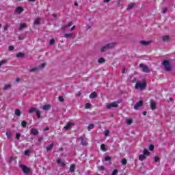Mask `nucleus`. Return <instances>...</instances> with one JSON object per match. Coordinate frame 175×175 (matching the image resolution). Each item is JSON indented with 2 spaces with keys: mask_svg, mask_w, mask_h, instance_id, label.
I'll use <instances>...</instances> for the list:
<instances>
[{
  "mask_svg": "<svg viewBox=\"0 0 175 175\" xmlns=\"http://www.w3.org/2000/svg\"><path fill=\"white\" fill-rule=\"evenodd\" d=\"M23 12H24V8L22 7H18L15 10L16 14H20L21 13H23Z\"/></svg>",
  "mask_w": 175,
  "mask_h": 175,
  "instance_id": "12",
  "label": "nucleus"
},
{
  "mask_svg": "<svg viewBox=\"0 0 175 175\" xmlns=\"http://www.w3.org/2000/svg\"><path fill=\"white\" fill-rule=\"evenodd\" d=\"M75 29H76V26H72L70 29V31H75Z\"/></svg>",
  "mask_w": 175,
  "mask_h": 175,
  "instance_id": "58",
  "label": "nucleus"
},
{
  "mask_svg": "<svg viewBox=\"0 0 175 175\" xmlns=\"http://www.w3.org/2000/svg\"><path fill=\"white\" fill-rule=\"evenodd\" d=\"M52 16L54 17V18H57V14H52Z\"/></svg>",
  "mask_w": 175,
  "mask_h": 175,
  "instance_id": "62",
  "label": "nucleus"
},
{
  "mask_svg": "<svg viewBox=\"0 0 175 175\" xmlns=\"http://www.w3.org/2000/svg\"><path fill=\"white\" fill-rule=\"evenodd\" d=\"M16 58H24L25 57V53L23 52H19L16 55Z\"/></svg>",
  "mask_w": 175,
  "mask_h": 175,
  "instance_id": "17",
  "label": "nucleus"
},
{
  "mask_svg": "<svg viewBox=\"0 0 175 175\" xmlns=\"http://www.w3.org/2000/svg\"><path fill=\"white\" fill-rule=\"evenodd\" d=\"M146 157L144 154H141L139 157V161H144V159H146Z\"/></svg>",
  "mask_w": 175,
  "mask_h": 175,
  "instance_id": "31",
  "label": "nucleus"
},
{
  "mask_svg": "<svg viewBox=\"0 0 175 175\" xmlns=\"http://www.w3.org/2000/svg\"><path fill=\"white\" fill-rule=\"evenodd\" d=\"M72 125H75V123L68 122L67 124L64 126V129L66 131H69V129L72 128Z\"/></svg>",
  "mask_w": 175,
  "mask_h": 175,
  "instance_id": "14",
  "label": "nucleus"
},
{
  "mask_svg": "<svg viewBox=\"0 0 175 175\" xmlns=\"http://www.w3.org/2000/svg\"><path fill=\"white\" fill-rule=\"evenodd\" d=\"M100 150H101L102 151H104V152L107 151V150H106V145L104 144H101V146H100Z\"/></svg>",
  "mask_w": 175,
  "mask_h": 175,
  "instance_id": "28",
  "label": "nucleus"
},
{
  "mask_svg": "<svg viewBox=\"0 0 175 175\" xmlns=\"http://www.w3.org/2000/svg\"><path fill=\"white\" fill-rule=\"evenodd\" d=\"M89 97L90 98V99H94L95 98H98V93H96V92H94L90 94Z\"/></svg>",
  "mask_w": 175,
  "mask_h": 175,
  "instance_id": "16",
  "label": "nucleus"
},
{
  "mask_svg": "<svg viewBox=\"0 0 175 175\" xmlns=\"http://www.w3.org/2000/svg\"><path fill=\"white\" fill-rule=\"evenodd\" d=\"M144 105V102L143 100H139L134 105L135 110H139L140 107H142V106Z\"/></svg>",
  "mask_w": 175,
  "mask_h": 175,
  "instance_id": "7",
  "label": "nucleus"
},
{
  "mask_svg": "<svg viewBox=\"0 0 175 175\" xmlns=\"http://www.w3.org/2000/svg\"><path fill=\"white\" fill-rule=\"evenodd\" d=\"M146 87H147V82L146 81V79H143L142 83H140L137 82L135 85V90H140L141 91H143V90H146Z\"/></svg>",
  "mask_w": 175,
  "mask_h": 175,
  "instance_id": "2",
  "label": "nucleus"
},
{
  "mask_svg": "<svg viewBox=\"0 0 175 175\" xmlns=\"http://www.w3.org/2000/svg\"><path fill=\"white\" fill-rule=\"evenodd\" d=\"M150 151H154V145L153 144H150L148 147Z\"/></svg>",
  "mask_w": 175,
  "mask_h": 175,
  "instance_id": "40",
  "label": "nucleus"
},
{
  "mask_svg": "<svg viewBox=\"0 0 175 175\" xmlns=\"http://www.w3.org/2000/svg\"><path fill=\"white\" fill-rule=\"evenodd\" d=\"M161 39H162L163 42H167L169 40V39H170V37L169 36H163L161 37Z\"/></svg>",
  "mask_w": 175,
  "mask_h": 175,
  "instance_id": "20",
  "label": "nucleus"
},
{
  "mask_svg": "<svg viewBox=\"0 0 175 175\" xmlns=\"http://www.w3.org/2000/svg\"><path fill=\"white\" fill-rule=\"evenodd\" d=\"M120 162L123 166H125V165L128 163V160H126V159H122Z\"/></svg>",
  "mask_w": 175,
  "mask_h": 175,
  "instance_id": "27",
  "label": "nucleus"
},
{
  "mask_svg": "<svg viewBox=\"0 0 175 175\" xmlns=\"http://www.w3.org/2000/svg\"><path fill=\"white\" fill-rule=\"evenodd\" d=\"M117 174H118V170H114L111 175H117Z\"/></svg>",
  "mask_w": 175,
  "mask_h": 175,
  "instance_id": "41",
  "label": "nucleus"
},
{
  "mask_svg": "<svg viewBox=\"0 0 175 175\" xmlns=\"http://www.w3.org/2000/svg\"><path fill=\"white\" fill-rule=\"evenodd\" d=\"M12 161H13V157H11L10 159V163H12Z\"/></svg>",
  "mask_w": 175,
  "mask_h": 175,
  "instance_id": "61",
  "label": "nucleus"
},
{
  "mask_svg": "<svg viewBox=\"0 0 175 175\" xmlns=\"http://www.w3.org/2000/svg\"><path fill=\"white\" fill-rule=\"evenodd\" d=\"M104 169H105V166L101 165V166L99 167L98 170L102 171V170H103Z\"/></svg>",
  "mask_w": 175,
  "mask_h": 175,
  "instance_id": "53",
  "label": "nucleus"
},
{
  "mask_svg": "<svg viewBox=\"0 0 175 175\" xmlns=\"http://www.w3.org/2000/svg\"><path fill=\"white\" fill-rule=\"evenodd\" d=\"M29 114H32L33 113H36V114L37 116V118L38 119L40 118V111L36 107L30 108V109L29 110Z\"/></svg>",
  "mask_w": 175,
  "mask_h": 175,
  "instance_id": "5",
  "label": "nucleus"
},
{
  "mask_svg": "<svg viewBox=\"0 0 175 175\" xmlns=\"http://www.w3.org/2000/svg\"><path fill=\"white\" fill-rule=\"evenodd\" d=\"M7 63H8V60H6V59L1 60V61L0 62V66H1V65H5V64H7Z\"/></svg>",
  "mask_w": 175,
  "mask_h": 175,
  "instance_id": "36",
  "label": "nucleus"
},
{
  "mask_svg": "<svg viewBox=\"0 0 175 175\" xmlns=\"http://www.w3.org/2000/svg\"><path fill=\"white\" fill-rule=\"evenodd\" d=\"M139 68H141V69H142V72H144L145 73H150V68L147 66V65L141 64H139Z\"/></svg>",
  "mask_w": 175,
  "mask_h": 175,
  "instance_id": "6",
  "label": "nucleus"
},
{
  "mask_svg": "<svg viewBox=\"0 0 175 175\" xmlns=\"http://www.w3.org/2000/svg\"><path fill=\"white\" fill-rule=\"evenodd\" d=\"M15 114L17 116V117H20L21 116V111H20L18 109H16Z\"/></svg>",
  "mask_w": 175,
  "mask_h": 175,
  "instance_id": "25",
  "label": "nucleus"
},
{
  "mask_svg": "<svg viewBox=\"0 0 175 175\" xmlns=\"http://www.w3.org/2000/svg\"><path fill=\"white\" fill-rule=\"evenodd\" d=\"M135 6H136V3H130L127 7V10H131V9H133Z\"/></svg>",
  "mask_w": 175,
  "mask_h": 175,
  "instance_id": "18",
  "label": "nucleus"
},
{
  "mask_svg": "<svg viewBox=\"0 0 175 175\" xmlns=\"http://www.w3.org/2000/svg\"><path fill=\"white\" fill-rule=\"evenodd\" d=\"M98 64H105V62H106V59H105V58H103V57H100L98 59Z\"/></svg>",
  "mask_w": 175,
  "mask_h": 175,
  "instance_id": "22",
  "label": "nucleus"
},
{
  "mask_svg": "<svg viewBox=\"0 0 175 175\" xmlns=\"http://www.w3.org/2000/svg\"><path fill=\"white\" fill-rule=\"evenodd\" d=\"M36 70H38V68H34L30 69L29 72H36Z\"/></svg>",
  "mask_w": 175,
  "mask_h": 175,
  "instance_id": "51",
  "label": "nucleus"
},
{
  "mask_svg": "<svg viewBox=\"0 0 175 175\" xmlns=\"http://www.w3.org/2000/svg\"><path fill=\"white\" fill-rule=\"evenodd\" d=\"M16 81L17 83H18V82L20 81V78H16Z\"/></svg>",
  "mask_w": 175,
  "mask_h": 175,
  "instance_id": "64",
  "label": "nucleus"
},
{
  "mask_svg": "<svg viewBox=\"0 0 175 175\" xmlns=\"http://www.w3.org/2000/svg\"><path fill=\"white\" fill-rule=\"evenodd\" d=\"M143 152H144V154L145 155V157L150 156V152L147 149H144Z\"/></svg>",
  "mask_w": 175,
  "mask_h": 175,
  "instance_id": "26",
  "label": "nucleus"
},
{
  "mask_svg": "<svg viewBox=\"0 0 175 175\" xmlns=\"http://www.w3.org/2000/svg\"><path fill=\"white\" fill-rule=\"evenodd\" d=\"M6 136H7L8 139H10V137H12V133L10 131L7 132Z\"/></svg>",
  "mask_w": 175,
  "mask_h": 175,
  "instance_id": "38",
  "label": "nucleus"
},
{
  "mask_svg": "<svg viewBox=\"0 0 175 175\" xmlns=\"http://www.w3.org/2000/svg\"><path fill=\"white\" fill-rule=\"evenodd\" d=\"M44 66H46V64L43 63V64H40V68H44Z\"/></svg>",
  "mask_w": 175,
  "mask_h": 175,
  "instance_id": "54",
  "label": "nucleus"
},
{
  "mask_svg": "<svg viewBox=\"0 0 175 175\" xmlns=\"http://www.w3.org/2000/svg\"><path fill=\"white\" fill-rule=\"evenodd\" d=\"M42 140H43V136L38 138L39 143H40V142H42Z\"/></svg>",
  "mask_w": 175,
  "mask_h": 175,
  "instance_id": "57",
  "label": "nucleus"
},
{
  "mask_svg": "<svg viewBox=\"0 0 175 175\" xmlns=\"http://www.w3.org/2000/svg\"><path fill=\"white\" fill-rule=\"evenodd\" d=\"M8 50H9V51H13V50H14V46H10L8 47Z\"/></svg>",
  "mask_w": 175,
  "mask_h": 175,
  "instance_id": "47",
  "label": "nucleus"
},
{
  "mask_svg": "<svg viewBox=\"0 0 175 175\" xmlns=\"http://www.w3.org/2000/svg\"><path fill=\"white\" fill-rule=\"evenodd\" d=\"M66 28H68V27H66V25L64 26V27H62V31H63V32H65V31H66Z\"/></svg>",
  "mask_w": 175,
  "mask_h": 175,
  "instance_id": "52",
  "label": "nucleus"
},
{
  "mask_svg": "<svg viewBox=\"0 0 175 175\" xmlns=\"http://www.w3.org/2000/svg\"><path fill=\"white\" fill-rule=\"evenodd\" d=\"M20 137H21V134L16 133V139H17V140H18L20 139Z\"/></svg>",
  "mask_w": 175,
  "mask_h": 175,
  "instance_id": "43",
  "label": "nucleus"
},
{
  "mask_svg": "<svg viewBox=\"0 0 175 175\" xmlns=\"http://www.w3.org/2000/svg\"><path fill=\"white\" fill-rule=\"evenodd\" d=\"M85 109H91V104L87 103L85 106Z\"/></svg>",
  "mask_w": 175,
  "mask_h": 175,
  "instance_id": "44",
  "label": "nucleus"
},
{
  "mask_svg": "<svg viewBox=\"0 0 175 175\" xmlns=\"http://www.w3.org/2000/svg\"><path fill=\"white\" fill-rule=\"evenodd\" d=\"M154 162H159L161 159H159V157L156 156V157H154Z\"/></svg>",
  "mask_w": 175,
  "mask_h": 175,
  "instance_id": "46",
  "label": "nucleus"
},
{
  "mask_svg": "<svg viewBox=\"0 0 175 175\" xmlns=\"http://www.w3.org/2000/svg\"><path fill=\"white\" fill-rule=\"evenodd\" d=\"M137 81V79L136 78H134L132 81L133 83H136Z\"/></svg>",
  "mask_w": 175,
  "mask_h": 175,
  "instance_id": "60",
  "label": "nucleus"
},
{
  "mask_svg": "<svg viewBox=\"0 0 175 175\" xmlns=\"http://www.w3.org/2000/svg\"><path fill=\"white\" fill-rule=\"evenodd\" d=\"M104 161H105L106 162H107L108 161H111V157L109 156H106L104 159Z\"/></svg>",
  "mask_w": 175,
  "mask_h": 175,
  "instance_id": "37",
  "label": "nucleus"
},
{
  "mask_svg": "<svg viewBox=\"0 0 175 175\" xmlns=\"http://www.w3.org/2000/svg\"><path fill=\"white\" fill-rule=\"evenodd\" d=\"M166 72H170L172 70V66H170V62L168 60H164L162 63Z\"/></svg>",
  "mask_w": 175,
  "mask_h": 175,
  "instance_id": "4",
  "label": "nucleus"
},
{
  "mask_svg": "<svg viewBox=\"0 0 175 175\" xmlns=\"http://www.w3.org/2000/svg\"><path fill=\"white\" fill-rule=\"evenodd\" d=\"M43 110H45L46 111L50 110L51 109V105L48 104V105H44L42 107Z\"/></svg>",
  "mask_w": 175,
  "mask_h": 175,
  "instance_id": "15",
  "label": "nucleus"
},
{
  "mask_svg": "<svg viewBox=\"0 0 175 175\" xmlns=\"http://www.w3.org/2000/svg\"><path fill=\"white\" fill-rule=\"evenodd\" d=\"M150 109L151 110H155L157 109V103H154L152 100H150Z\"/></svg>",
  "mask_w": 175,
  "mask_h": 175,
  "instance_id": "13",
  "label": "nucleus"
},
{
  "mask_svg": "<svg viewBox=\"0 0 175 175\" xmlns=\"http://www.w3.org/2000/svg\"><path fill=\"white\" fill-rule=\"evenodd\" d=\"M11 85H5L3 90H9V88H10Z\"/></svg>",
  "mask_w": 175,
  "mask_h": 175,
  "instance_id": "48",
  "label": "nucleus"
},
{
  "mask_svg": "<svg viewBox=\"0 0 175 175\" xmlns=\"http://www.w3.org/2000/svg\"><path fill=\"white\" fill-rule=\"evenodd\" d=\"M117 46V42H111L105 44L100 49L101 53H105V51H107V50H110L111 49H114Z\"/></svg>",
  "mask_w": 175,
  "mask_h": 175,
  "instance_id": "1",
  "label": "nucleus"
},
{
  "mask_svg": "<svg viewBox=\"0 0 175 175\" xmlns=\"http://www.w3.org/2000/svg\"><path fill=\"white\" fill-rule=\"evenodd\" d=\"M30 135H33V136H36L39 135V131L35 128H32L30 131Z\"/></svg>",
  "mask_w": 175,
  "mask_h": 175,
  "instance_id": "10",
  "label": "nucleus"
},
{
  "mask_svg": "<svg viewBox=\"0 0 175 175\" xmlns=\"http://www.w3.org/2000/svg\"><path fill=\"white\" fill-rule=\"evenodd\" d=\"M95 125L94 124H90L88 126V131H91V129H94Z\"/></svg>",
  "mask_w": 175,
  "mask_h": 175,
  "instance_id": "30",
  "label": "nucleus"
},
{
  "mask_svg": "<svg viewBox=\"0 0 175 175\" xmlns=\"http://www.w3.org/2000/svg\"><path fill=\"white\" fill-rule=\"evenodd\" d=\"M72 25H73V22H70L67 25H66V27L68 28L69 27H72Z\"/></svg>",
  "mask_w": 175,
  "mask_h": 175,
  "instance_id": "50",
  "label": "nucleus"
},
{
  "mask_svg": "<svg viewBox=\"0 0 175 175\" xmlns=\"http://www.w3.org/2000/svg\"><path fill=\"white\" fill-rule=\"evenodd\" d=\"M57 163L59 165H60V166H62V167L66 166V164H65V163H64V162L62 161V159H57Z\"/></svg>",
  "mask_w": 175,
  "mask_h": 175,
  "instance_id": "21",
  "label": "nucleus"
},
{
  "mask_svg": "<svg viewBox=\"0 0 175 175\" xmlns=\"http://www.w3.org/2000/svg\"><path fill=\"white\" fill-rule=\"evenodd\" d=\"M49 129H50L49 127H46L44 129V132H46L47 131H49Z\"/></svg>",
  "mask_w": 175,
  "mask_h": 175,
  "instance_id": "59",
  "label": "nucleus"
},
{
  "mask_svg": "<svg viewBox=\"0 0 175 175\" xmlns=\"http://www.w3.org/2000/svg\"><path fill=\"white\" fill-rule=\"evenodd\" d=\"M72 33L64 34V38H66V39H68V38H72Z\"/></svg>",
  "mask_w": 175,
  "mask_h": 175,
  "instance_id": "32",
  "label": "nucleus"
},
{
  "mask_svg": "<svg viewBox=\"0 0 175 175\" xmlns=\"http://www.w3.org/2000/svg\"><path fill=\"white\" fill-rule=\"evenodd\" d=\"M9 27H10V24H6L5 26H4V31H8V28H9Z\"/></svg>",
  "mask_w": 175,
  "mask_h": 175,
  "instance_id": "42",
  "label": "nucleus"
},
{
  "mask_svg": "<svg viewBox=\"0 0 175 175\" xmlns=\"http://www.w3.org/2000/svg\"><path fill=\"white\" fill-rule=\"evenodd\" d=\"M33 24L34 25H39V24H40V19L38 18L36 21H34Z\"/></svg>",
  "mask_w": 175,
  "mask_h": 175,
  "instance_id": "34",
  "label": "nucleus"
},
{
  "mask_svg": "<svg viewBox=\"0 0 175 175\" xmlns=\"http://www.w3.org/2000/svg\"><path fill=\"white\" fill-rule=\"evenodd\" d=\"M27 124H28V122H27V121H25V120L22 121L21 123L22 128H27Z\"/></svg>",
  "mask_w": 175,
  "mask_h": 175,
  "instance_id": "23",
  "label": "nucleus"
},
{
  "mask_svg": "<svg viewBox=\"0 0 175 175\" xmlns=\"http://www.w3.org/2000/svg\"><path fill=\"white\" fill-rule=\"evenodd\" d=\"M54 43H55V40H54L53 38H52L50 42H49V45L50 46H53V44H54Z\"/></svg>",
  "mask_w": 175,
  "mask_h": 175,
  "instance_id": "39",
  "label": "nucleus"
},
{
  "mask_svg": "<svg viewBox=\"0 0 175 175\" xmlns=\"http://www.w3.org/2000/svg\"><path fill=\"white\" fill-rule=\"evenodd\" d=\"M29 152H31L29 150H26L25 151V155H29Z\"/></svg>",
  "mask_w": 175,
  "mask_h": 175,
  "instance_id": "49",
  "label": "nucleus"
},
{
  "mask_svg": "<svg viewBox=\"0 0 175 175\" xmlns=\"http://www.w3.org/2000/svg\"><path fill=\"white\" fill-rule=\"evenodd\" d=\"M142 114L144 116H147V111H143Z\"/></svg>",
  "mask_w": 175,
  "mask_h": 175,
  "instance_id": "63",
  "label": "nucleus"
},
{
  "mask_svg": "<svg viewBox=\"0 0 175 175\" xmlns=\"http://www.w3.org/2000/svg\"><path fill=\"white\" fill-rule=\"evenodd\" d=\"M117 103H121V100H118L117 103H113L107 105V109H111V107H118V104Z\"/></svg>",
  "mask_w": 175,
  "mask_h": 175,
  "instance_id": "8",
  "label": "nucleus"
},
{
  "mask_svg": "<svg viewBox=\"0 0 175 175\" xmlns=\"http://www.w3.org/2000/svg\"><path fill=\"white\" fill-rule=\"evenodd\" d=\"M109 130H105V136L106 137H107V136H109Z\"/></svg>",
  "mask_w": 175,
  "mask_h": 175,
  "instance_id": "45",
  "label": "nucleus"
},
{
  "mask_svg": "<svg viewBox=\"0 0 175 175\" xmlns=\"http://www.w3.org/2000/svg\"><path fill=\"white\" fill-rule=\"evenodd\" d=\"M166 12H167V8H164V9L163 10V11H162V13H163V14H165V13H166Z\"/></svg>",
  "mask_w": 175,
  "mask_h": 175,
  "instance_id": "56",
  "label": "nucleus"
},
{
  "mask_svg": "<svg viewBox=\"0 0 175 175\" xmlns=\"http://www.w3.org/2000/svg\"><path fill=\"white\" fill-rule=\"evenodd\" d=\"M20 167L25 174H31L32 173V170L25 165H21Z\"/></svg>",
  "mask_w": 175,
  "mask_h": 175,
  "instance_id": "3",
  "label": "nucleus"
},
{
  "mask_svg": "<svg viewBox=\"0 0 175 175\" xmlns=\"http://www.w3.org/2000/svg\"><path fill=\"white\" fill-rule=\"evenodd\" d=\"M81 96V92H79L77 94H75V96Z\"/></svg>",
  "mask_w": 175,
  "mask_h": 175,
  "instance_id": "55",
  "label": "nucleus"
},
{
  "mask_svg": "<svg viewBox=\"0 0 175 175\" xmlns=\"http://www.w3.org/2000/svg\"><path fill=\"white\" fill-rule=\"evenodd\" d=\"M139 43H141V44L142 46H150V43H152V41H144V40H141L139 41Z\"/></svg>",
  "mask_w": 175,
  "mask_h": 175,
  "instance_id": "11",
  "label": "nucleus"
},
{
  "mask_svg": "<svg viewBox=\"0 0 175 175\" xmlns=\"http://www.w3.org/2000/svg\"><path fill=\"white\" fill-rule=\"evenodd\" d=\"M75 169H76V165L72 164L70 166V173H75Z\"/></svg>",
  "mask_w": 175,
  "mask_h": 175,
  "instance_id": "19",
  "label": "nucleus"
},
{
  "mask_svg": "<svg viewBox=\"0 0 175 175\" xmlns=\"http://www.w3.org/2000/svg\"><path fill=\"white\" fill-rule=\"evenodd\" d=\"M85 134H83L82 136L79 137V140H81V144L82 146H87V142L85 140Z\"/></svg>",
  "mask_w": 175,
  "mask_h": 175,
  "instance_id": "9",
  "label": "nucleus"
},
{
  "mask_svg": "<svg viewBox=\"0 0 175 175\" xmlns=\"http://www.w3.org/2000/svg\"><path fill=\"white\" fill-rule=\"evenodd\" d=\"M126 122L127 125H131L132 122H133V120L132 119H127Z\"/></svg>",
  "mask_w": 175,
  "mask_h": 175,
  "instance_id": "33",
  "label": "nucleus"
},
{
  "mask_svg": "<svg viewBox=\"0 0 175 175\" xmlns=\"http://www.w3.org/2000/svg\"><path fill=\"white\" fill-rule=\"evenodd\" d=\"M25 27H27V25H25V23H22L18 28L19 31H22V29H24Z\"/></svg>",
  "mask_w": 175,
  "mask_h": 175,
  "instance_id": "29",
  "label": "nucleus"
},
{
  "mask_svg": "<svg viewBox=\"0 0 175 175\" xmlns=\"http://www.w3.org/2000/svg\"><path fill=\"white\" fill-rule=\"evenodd\" d=\"M58 100H59V102H65V98H64V96H59L58 97Z\"/></svg>",
  "mask_w": 175,
  "mask_h": 175,
  "instance_id": "35",
  "label": "nucleus"
},
{
  "mask_svg": "<svg viewBox=\"0 0 175 175\" xmlns=\"http://www.w3.org/2000/svg\"><path fill=\"white\" fill-rule=\"evenodd\" d=\"M53 147H54V144H51L49 146H46L47 151H51L53 150Z\"/></svg>",
  "mask_w": 175,
  "mask_h": 175,
  "instance_id": "24",
  "label": "nucleus"
}]
</instances>
